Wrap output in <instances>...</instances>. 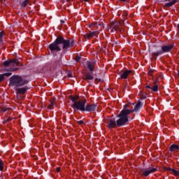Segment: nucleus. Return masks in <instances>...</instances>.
<instances>
[{
	"mask_svg": "<svg viewBox=\"0 0 179 179\" xmlns=\"http://www.w3.org/2000/svg\"><path fill=\"white\" fill-rule=\"evenodd\" d=\"M75 45V40L68 38L65 39L62 36H59L56 38L54 43L49 45L50 51H56L57 52L61 51V47L64 51L72 48Z\"/></svg>",
	"mask_w": 179,
	"mask_h": 179,
	"instance_id": "f257e3e1",
	"label": "nucleus"
},
{
	"mask_svg": "<svg viewBox=\"0 0 179 179\" xmlns=\"http://www.w3.org/2000/svg\"><path fill=\"white\" fill-rule=\"evenodd\" d=\"M29 81L23 79L20 76H13L10 78V86H13V87H20L22 86H24V85H27Z\"/></svg>",
	"mask_w": 179,
	"mask_h": 179,
	"instance_id": "f03ea898",
	"label": "nucleus"
},
{
	"mask_svg": "<svg viewBox=\"0 0 179 179\" xmlns=\"http://www.w3.org/2000/svg\"><path fill=\"white\" fill-rule=\"evenodd\" d=\"M131 114V111L122 110L121 113L117 115L118 120H116L117 127H122L128 122V115Z\"/></svg>",
	"mask_w": 179,
	"mask_h": 179,
	"instance_id": "7ed1b4c3",
	"label": "nucleus"
},
{
	"mask_svg": "<svg viewBox=\"0 0 179 179\" xmlns=\"http://www.w3.org/2000/svg\"><path fill=\"white\" fill-rule=\"evenodd\" d=\"M4 66H9L10 69L7 71H10V72H15V71H17V65H19V60L17 59H13V60H9V61H5L3 62Z\"/></svg>",
	"mask_w": 179,
	"mask_h": 179,
	"instance_id": "20e7f679",
	"label": "nucleus"
},
{
	"mask_svg": "<svg viewBox=\"0 0 179 179\" xmlns=\"http://www.w3.org/2000/svg\"><path fill=\"white\" fill-rule=\"evenodd\" d=\"M121 22H111L108 29V31H110L111 33H114V31H120L122 33V29H121Z\"/></svg>",
	"mask_w": 179,
	"mask_h": 179,
	"instance_id": "39448f33",
	"label": "nucleus"
},
{
	"mask_svg": "<svg viewBox=\"0 0 179 179\" xmlns=\"http://www.w3.org/2000/svg\"><path fill=\"white\" fill-rule=\"evenodd\" d=\"M86 101H79L75 102L73 105L74 111L76 110H80V111H85Z\"/></svg>",
	"mask_w": 179,
	"mask_h": 179,
	"instance_id": "423d86ee",
	"label": "nucleus"
},
{
	"mask_svg": "<svg viewBox=\"0 0 179 179\" xmlns=\"http://www.w3.org/2000/svg\"><path fill=\"white\" fill-rule=\"evenodd\" d=\"M157 171V168H148L145 170H144L142 173V176H144V177H148L150 174H152V173H156Z\"/></svg>",
	"mask_w": 179,
	"mask_h": 179,
	"instance_id": "0eeeda50",
	"label": "nucleus"
},
{
	"mask_svg": "<svg viewBox=\"0 0 179 179\" xmlns=\"http://www.w3.org/2000/svg\"><path fill=\"white\" fill-rule=\"evenodd\" d=\"M99 34H100V31H90L88 34H85L84 37L85 38H93V37H98Z\"/></svg>",
	"mask_w": 179,
	"mask_h": 179,
	"instance_id": "6e6552de",
	"label": "nucleus"
},
{
	"mask_svg": "<svg viewBox=\"0 0 179 179\" xmlns=\"http://www.w3.org/2000/svg\"><path fill=\"white\" fill-rule=\"evenodd\" d=\"M173 48H174V45L173 44L162 45V52H170V51H171V50H173Z\"/></svg>",
	"mask_w": 179,
	"mask_h": 179,
	"instance_id": "1a4fd4ad",
	"label": "nucleus"
},
{
	"mask_svg": "<svg viewBox=\"0 0 179 179\" xmlns=\"http://www.w3.org/2000/svg\"><path fill=\"white\" fill-rule=\"evenodd\" d=\"M157 81L154 82L152 84L150 85H147V89H150L152 92H157L159 90V86L157 85Z\"/></svg>",
	"mask_w": 179,
	"mask_h": 179,
	"instance_id": "9d476101",
	"label": "nucleus"
},
{
	"mask_svg": "<svg viewBox=\"0 0 179 179\" xmlns=\"http://www.w3.org/2000/svg\"><path fill=\"white\" fill-rule=\"evenodd\" d=\"M15 92H17V94H24L27 90H29V88L27 87L19 88V87H17L15 88Z\"/></svg>",
	"mask_w": 179,
	"mask_h": 179,
	"instance_id": "9b49d317",
	"label": "nucleus"
},
{
	"mask_svg": "<svg viewBox=\"0 0 179 179\" xmlns=\"http://www.w3.org/2000/svg\"><path fill=\"white\" fill-rule=\"evenodd\" d=\"M96 107H97V105L96 104H87L85 106V111H94Z\"/></svg>",
	"mask_w": 179,
	"mask_h": 179,
	"instance_id": "f8f14e48",
	"label": "nucleus"
},
{
	"mask_svg": "<svg viewBox=\"0 0 179 179\" xmlns=\"http://www.w3.org/2000/svg\"><path fill=\"white\" fill-rule=\"evenodd\" d=\"M108 128H115L117 126V121L115 122V119H110L109 120L108 124Z\"/></svg>",
	"mask_w": 179,
	"mask_h": 179,
	"instance_id": "ddd939ff",
	"label": "nucleus"
},
{
	"mask_svg": "<svg viewBox=\"0 0 179 179\" xmlns=\"http://www.w3.org/2000/svg\"><path fill=\"white\" fill-rule=\"evenodd\" d=\"M143 106V104H142V102L138 101L136 105L134 107V109H132L133 113L135 112H138L139 111V110H141V108H142V106Z\"/></svg>",
	"mask_w": 179,
	"mask_h": 179,
	"instance_id": "4468645a",
	"label": "nucleus"
},
{
	"mask_svg": "<svg viewBox=\"0 0 179 179\" xmlns=\"http://www.w3.org/2000/svg\"><path fill=\"white\" fill-rule=\"evenodd\" d=\"M12 75V73H5L3 74L0 75V82H3L5 80V76L6 78H9Z\"/></svg>",
	"mask_w": 179,
	"mask_h": 179,
	"instance_id": "2eb2a0df",
	"label": "nucleus"
},
{
	"mask_svg": "<svg viewBox=\"0 0 179 179\" xmlns=\"http://www.w3.org/2000/svg\"><path fill=\"white\" fill-rule=\"evenodd\" d=\"M30 0H20V5L21 8H24L25 6H27V4L29 3Z\"/></svg>",
	"mask_w": 179,
	"mask_h": 179,
	"instance_id": "dca6fc26",
	"label": "nucleus"
},
{
	"mask_svg": "<svg viewBox=\"0 0 179 179\" xmlns=\"http://www.w3.org/2000/svg\"><path fill=\"white\" fill-rule=\"evenodd\" d=\"M131 71H125L121 76L120 78L121 79H127L128 78V75H129L131 73Z\"/></svg>",
	"mask_w": 179,
	"mask_h": 179,
	"instance_id": "f3484780",
	"label": "nucleus"
},
{
	"mask_svg": "<svg viewBox=\"0 0 179 179\" xmlns=\"http://www.w3.org/2000/svg\"><path fill=\"white\" fill-rule=\"evenodd\" d=\"M87 66L90 71H93L94 68V62H87Z\"/></svg>",
	"mask_w": 179,
	"mask_h": 179,
	"instance_id": "a211bd4d",
	"label": "nucleus"
},
{
	"mask_svg": "<svg viewBox=\"0 0 179 179\" xmlns=\"http://www.w3.org/2000/svg\"><path fill=\"white\" fill-rule=\"evenodd\" d=\"M131 106V103H128L124 106V108L122 110V111H130V114L131 113H134V110H132V109H128V108Z\"/></svg>",
	"mask_w": 179,
	"mask_h": 179,
	"instance_id": "6ab92c4d",
	"label": "nucleus"
},
{
	"mask_svg": "<svg viewBox=\"0 0 179 179\" xmlns=\"http://www.w3.org/2000/svg\"><path fill=\"white\" fill-rule=\"evenodd\" d=\"M163 53H164L163 50H159V51H158V52H154V53L152 54V57H153L154 58H155V59H156V58H157V57H159V55H162V54H163Z\"/></svg>",
	"mask_w": 179,
	"mask_h": 179,
	"instance_id": "aec40b11",
	"label": "nucleus"
},
{
	"mask_svg": "<svg viewBox=\"0 0 179 179\" xmlns=\"http://www.w3.org/2000/svg\"><path fill=\"white\" fill-rule=\"evenodd\" d=\"M179 146L178 145L173 144L171 145L170 147V151L171 152H174V150H178Z\"/></svg>",
	"mask_w": 179,
	"mask_h": 179,
	"instance_id": "412c9836",
	"label": "nucleus"
},
{
	"mask_svg": "<svg viewBox=\"0 0 179 179\" xmlns=\"http://www.w3.org/2000/svg\"><path fill=\"white\" fill-rule=\"evenodd\" d=\"M175 3H177V0H173L169 3H166L164 6H167L168 8H171V6H173V5H175Z\"/></svg>",
	"mask_w": 179,
	"mask_h": 179,
	"instance_id": "4be33fe9",
	"label": "nucleus"
},
{
	"mask_svg": "<svg viewBox=\"0 0 179 179\" xmlns=\"http://www.w3.org/2000/svg\"><path fill=\"white\" fill-rule=\"evenodd\" d=\"M94 77L92 76L90 73H87L85 75V80H93Z\"/></svg>",
	"mask_w": 179,
	"mask_h": 179,
	"instance_id": "5701e85b",
	"label": "nucleus"
},
{
	"mask_svg": "<svg viewBox=\"0 0 179 179\" xmlns=\"http://www.w3.org/2000/svg\"><path fill=\"white\" fill-rule=\"evenodd\" d=\"M78 99H79V96H70V99L74 103V104L75 103H78V101H76Z\"/></svg>",
	"mask_w": 179,
	"mask_h": 179,
	"instance_id": "b1692460",
	"label": "nucleus"
},
{
	"mask_svg": "<svg viewBox=\"0 0 179 179\" xmlns=\"http://www.w3.org/2000/svg\"><path fill=\"white\" fill-rule=\"evenodd\" d=\"M48 110H52L54 108V102L50 101L48 106Z\"/></svg>",
	"mask_w": 179,
	"mask_h": 179,
	"instance_id": "393cba45",
	"label": "nucleus"
},
{
	"mask_svg": "<svg viewBox=\"0 0 179 179\" xmlns=\"http://www.w3.org/2000/svg\"><path fill=\"white\" fill-rule=\"evenodd\" d=\"M172 173L174 176L176 177H178L179 176V172L178 171H176V169H172Z\"/></svg>",
	"mask_w": 179,
	"mask_h": 179,
	"instance_id": "a878e982",
	"label": "nucleus"
},
{
	"mask_svg": "<svg viewBox=\"0 0 179 179\" xmlns=\"http://www.w3.org/2000/svg\"><path fill=\"white\" fill-rule=\"evenodd\" d=\"M2 170H3V162L0 159V171H2Z\"/></svg>",
	"mask_w": 179,
	"mask_h": 179,
	"instance_id": "bb28decb",
	"label": "nucleus"
},
{
	"mask_svg": "<svg viewBox=\"0 0 179 179\" xmlns=\"http://www.w3.org/2000/svg\"><path fill=\"white\" fill-rule=\"evenodd\" d=\"M3 37V31L0 32V43L2 42V38Z\"/></svg>",
	"mask_w": 179,
	"mask_h": 179,
	"instance_id": "cd10ccee",
	"label": "nucleus"
},
{
	"mask_svg": "<svg viewBox=\"0 0 179 179\" xmlns=\"http://www.w3.org/2000/svg\"><path fill=\"white\" fill-rule=\"evenodd\" d=\"M10 110V108H5L2 109L3 113H6V111Z\"/></svg>",
	"mask_w": 179,
	"mask_h": 179,
	"instance_id": "c85d7f7f",
	"label": "nucleus"
},
{
	"mask_svg": "<svg viewBox=\"0 0 179 179\" xmlns=\"http://www.w3.org/2000/svg\"><path fill=\"white\" fill-rule=\"evenodd\" d=\"M76 62H79V61H80V57L79 56H77L76 58H75Z\"/></svg>",
	"mask_w": 179,
	"mask_h": 179,
	"instance_id": "c756f323",
	"label": "nucleus"
},
{
	"mask_svg": "<svg viewBox=\"0 0 179 179\" xmlns=\"http://www.w3.org/2000/svg\"><path fill=\"white\" fill-rule=\"evenodd\" d=\"M78 123L79 124V125H82V124H83V121L80 120V121L78 122Z\"/></svg>",
	"mask_w": 179,
	"mask_h": 179,
	"instance_id": "7c9ffc66",
	"label": "nucleus"
},
{
	"mask_svg": "<svg viewBox=\"0 0 179 179\" xmlns=\"http://www.w3.org/2000/svg\"><path fill=\"white\" fill-rule=\"evenodd\" d=\"M56 170L57 173H59V171H61V168L57 167Z\"/></svg>",
	"mask_w": 179,
	"mask_h": 179,
	"instance_id": "2f4dec72",
	"label": "nucleus"
},
{
	"mask_svg": "<svg viewBox=\"0 0 179 179\" xmlns=\"http://www.w3.org/2000/svg\"><path fill=\"white\" fill-rule=\"evenodd\" d=\"M9 120H10V119H7V120H4V121H3V123H4V124H6V122H8V121H9Z\"/></svg>",
	"mask_w": 179,
	"mask_h": 179,
	"instance_id": "473e14b6",
	"label": "nucleus"
},
{
	"mask_svg": "<svg viewBox=\"0 0 179 179\" xmlns=\"http://www.w3.org/2000/svg\"><path fill=\"white\" fill-rule=\"evenodd\" d=\"M166 170H168L169 171H173V170H174V169L169 168V169H167Z\"/></svg>",
	"mask_w": 179,
	"mask_h": 179,
	"instance_id": "72a5a7b5",
	"label": "nucleus"
},
{
	"mask_svg": "<svg viewBox=\"0 0 179 179\" xmlns=\"http://www.w3.org/2000/svg\"><path fill=\"white\" fill-rule=\"evenodd\" d=\"M68 77H69V78H72V73H69V74H68Z\"/></svg>",
	"mask_w": 179,
	"mask_h": 179,
	"instance_id": "f704fd0d",
	"label": "nucleus"
},
{
	"mask_svg": "<svg viewBox=\"0 0 179 179\" xmlns=\"http://www.w3.org/2000/svg\"><path fill=\"white\" fill-rule=\"evenodd\" d=\"M95 82H99V80L97 78H95Z\"/></svg>",
	"mask_w": 179,
	"mask_h": 179,
	"instance_id": "c9c22d12",
	"label": "nucleus"
},
{
	"mask_svg": "<svg viewBox=\"0 0 179 179\" xmlns=\"http://www.w3.org/2000/svg\"><path fill=\"white\" fill-rule=\"evenodd\" d=\"M123 2H125V1H127V0H122Z\"/></svg>",
	"mask_w": 179,
	"mask_h": 179,
	"instance_id": "e433bc0d",
	"label": "nucleus"
},
{
	"mask_svg": "<svg viewBox=\"0 0 179 179\" xmlns=\"http://www.w3.org/2000/svg\"><path fill=\"white\" fill-rule=\"evenodd\" d=\"M67 2H69V0H66Z\"/></svg>",
	"mask_w": 179,
	"mask_h": 179,
	"instance_id": "4c0bfd02",
	"label": "nucleus"
},
{
	"mask_svg": "<svg viewBox=\"0 0 179 179\" xmlns=\"http://www.w3.org/2000/svg\"><path fill=\"white\" fill-rule=\"evenodd\" d=\"M84 1H90V0H84Z\"/></svg>",
	"mask_w": 179,
	"mask_h": 179,
	"instance_id": "58836bf2",
	"label": "nucleus"
},
{
	"mask_svg": "<svg viewBox=\"0 0 179 179\" xmlns=\"http://www.w3.org/2000/svg\"><path fill=\"white\" fill-rule=\"evenodd\" d=\"M167 1H169V0H165L166 2H167Z\"/></svg>",
	"mask_w": 179,
	"mask_h": 179,
	"instance_id": "ea45409f",
	"label": "nucleus"
},
{
	"mask_svg": "<svg viewBox=\"0 0 179 179\" xmlns=\"http://www.w3.org/2000/svg\"><path fill=\"white\" fill-rule=\"evenodd\" d=\"M3 1H5V0H1L2 2H3Z\"/></svg>",
	"mask_w": 179,
	"mask_h": 179,
	"instance_id": "a19ab883",
	"label": "nucleus"
},
{
	"mask_svg": "<svg viewBox=\"0 0 179 179\" xmlns=\"http://www.w3.org/2000/svg\"><path fill=\"white\" fill-rule=\"evenodd\" d=\"M62 22V23H64V21H61Z\"/></svg>",
	"mask_w": 179,
	"mask_h": 179,
	"instance_id": "79ce46f5",
	"label": "nucleus"
}]
</instances>
